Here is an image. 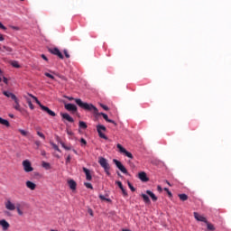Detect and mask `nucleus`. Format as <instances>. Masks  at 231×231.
I'll return each mask as SVG.
<instances>
[{
    "label": "nucleus",
    "mask_w": 231,
    "mask_h": 231,
    "mask_svg": "<svg viewBox=\"0 0 231 231\" xmlns=\"http://www.w3.org/2000/svg\"><path fill=\"white\" fill-rule=\"evenodd\" d=\"M75 102L79 107H81V109H85V111H92L94 115H98V108H97L93 104L84 103L80 98L75 99Z\"/></svg>",
    "instance_id": "f257e3e1"
},
{
    "label": "nucleus",
    "mask_w": 231,
    "mask_h": 231,
    "mask_svg": "<svg viewBox=\"0 0 231 231\" xmlns=\"http://www.w3.org/2000/svg\"><path fill=\"white\" fill-rule=\"evenodd\" d=\"M98 163L99 165L104 168V171L106 172V174L107 176H111V172L109 171V170L111 169V167L109 166V162H107V159L104 158V157H99L98 158Z\"/></svg>",
    "instance_id": "f03ea898"
},
{
    "label": "nucleus",
    "mask_w": 231,
    "mask_h": 231,
    "mask_svg": "<svg viewBox=\"0 0 231 231\" xmlns=\"http://www.w3.org/2000/svg\"><path fill=\"white\" fill-rule=\"evenodd\" d=\"M97 131L98 136L100 138H103V140H107V136H106V134H104V133H106V131H107V129L104 126V125H97Z\"/></svg>",
    "instance_id": "7ed1b4c3"
},
{
    "label": "nucleus",
    "mask_w": 231,
    "mask_h": 231,
    "mask_svg": "<svg viewBox=\"0 0 231 231\" xmlns=\"http://www.w3.org/2000/svg\"><path fill=\"white\" fill-rule=\"evenodd\" d=\"M116 147L119 150V152H121V154H125V156L133 160L134 158L133 153H131L130 152H127V150H125V148H124L122 144L117 143Z\"/></svg>",
    "instance_id": "20e7f679"
},
{
    "label": "nucleus",
    "mask_w": 231,
    "mask_h": 231,
    "mask_svg": "<svg viewBox=\"0 0 231 231\" xmlns=\"http://www.w3.org/2000/svg\"><path fill=\"white\" fill-rule=\"evenodd\" d=\"M5 207L6 210H10L11 212H14V210H15V203H14L10 199H7L5 200Z\"/></svg>",
    "instance_id": "39448f33"
},
{
    "label": "nucleus",
    "mask_w": 231,
    "mask_h": 231,
    "mask_svg": "<svg viewBox=\"0 0 231 231\" xmlns=\"http://www.w3.org/2000/svg\"><path fill=\"white\" fill-rule=\"evenodd\" d=\"M23 171L25 172L33 171V167H32V162H30V161H28V160H25L23 162Z\"/></svg>",
    "instance_id": "423d86ee"
},
{
    "label": "nucleus",
    "mask_w": 231,
    "mask_h": 231,
    "mask_svg": "<svg viewBox=\"0 0 231 231\" xmlns=\"http://www.w3.org/2000/svg\"><path fill=\"white\" fill-rule=\"evenodd\" d=\"M113 162H115V164L117 167V169H119V171H121V172H123V174H127V169H125L122 165V162H120V161H118L116 159H114Z\"/></svg>",
    "instance_id": "0eeeda50"
},
{
    "label": "nucleus",
    "mask_w": 231,
    "mask_h": 231,
    "mask_svg": "<svg viewBox=\"0 0 231 231\" xmlns=\"http://www.w3.org/2000/svg\"><path fill=\"white\" fill-rule=\"evenodd\" d=\"M97 116H103L104 120H106V122H108L109 124H113L115 125V127H116L117 124L116 122H115L114 120L109 119V116H107V114H104V113H98L96 114Z\"/></svg>",
    "instance_id": "6e6552de"
},
{
    "label": "nucleus",
    "mask_w": 231,
    "mask_h": 231,
    "mask_svg": "<svg viewBox=\"0 0 231 231\" xmlns=\"http://www.w3.org/2000/svg\"><path fill=\"white\" fill-rule=\"evenodd\" d=\"M65 109H67V111H71V113H77L78 110L77 106L71 103L65 104Z\"/></svg>",
    "instance_id": "1a4fd4ad"
},
{
    "label": "nucleus",
    "mask_w": 231,
    "mask_h": 231,
    "mask_svg": "<svg viewBox=\"0 0 231 231\" xmlns=\"http://www.w3.org/2000/svg\"><path fill=\"white\" fill-rule=\"evenodd\" d=\"M14 105L13 106L14 109L16 111H19L20 113H23L24 111V108L21 107V104H19V98L16 97V99L14 100Z\"/></svg>",
    "instance_id": "9d476101"
},
{
    "label": "nucleus",
    "mask_w": 231,
    "mask_h": 231,
    "mask_svg": "<svg viewBox=\"0 0 231 231\" xmlns=\"http://www.w3.org/2000/svg\"><path fill=\"white\" fill-rule=\"evenodd\" d=\"M60 116H62L63 120H67V122H69L70 124H73V122H75L73 117L69 116V114L68 113H60Z\"/></svg>",
    "instance_id": "9b49d317"
},
{
    "label": "nucleus",
    "mask_w": 231,
    "mask_h": 231,
    "mask_svg": "<svg viewBox=\"0 0 231 231\" xmlns=\"http://www.w3.org/2000/svg\"><path fill=\"white\" fill-rule=\"evenodd\" d=\"M0 226H2L4 231H6L8 230V228H10V223H8V221H6L5 219H1Z\"/></svg>",
    "instance_id": "f8f14e48"
},
{
    "label": "nucleus",
    "mask_w": 231,
    "mask_h": 231,
    "mask_svg": "<svg viewBox=\"0 0 231 231\" xmlns=\"http://www.w3.org/2000/svg\"><path fill=\"white\" fill-rule=\"evenodd\" d=\"M194 217L197 221H201L202 223H207V217L199 215L198 212H194Z\"/></svg>",
    "instance_id": "ddd939ff"
},
{
    "label": "nucleus",
    "mask_w": 231,
    "mask_h": 231,
    "mask_svg": "<svg viewBox=\"0 0 231 231\" xmlns=\"http://www.w3.org/2000/svg\"><path fill=\"white\" fill-rule=\"evenodd\" d=\"M42 110L44 111L50 116H57V114L51 110L48 106H42Z\"/></svg>",
    "instance_id": "4468645a"
},
{
    "label": "nucleus",
    "mask_w": 231,
    "mask_h": 231,
    "mask_svg": "<svg viewBox=\"0 0 231 231\" xmlns=\"http://www.w3.org/2000/svg\"><path fill=\"white\" fill-rule=\"evenodd\" d=\"M83 172H85L86 180L88 181H91V180H93V177L91 176V171L88 168L83 167Z\"/></svg>",
    "instance_id": "2eb2a0df"
},
{
    "label": "nucleus",
    "mask_w": 231,
    "mask_h": 231,
    "mask_svg": "<svg viewBox=\"0 0 231 231\" xmlns=\"http://www.w3.org/2000/svg\"><path fill=\"white\" fill-rule=\"evenodd\" d=\"M138 178L141 180V181H149V178H147V173H145V171L139 172Z\"/></svg>",
    "instance_id": "dca6fc26"
},
{
    "label": "nucleus",
    "mask_w": 231,
    "mask_h": 231,
    "mask_svg": "<svg viewBox=\"0 0 231 231\" xmlns=\"http://www.w3.org/2000/svg\"><path fill=\"white\" fill-rule=\"evenodd\" d=\"M0 51H2L3 53H5V51H6L7 55H10V53H12V51H14V49H12L11 47H8L6 45H3L2 47H0Z\"/></svg>",
    "instance_id": "f3484780"
},
{
    "label": "nucleus",
    "mask_w": 231,
    "mask_h": 231,
    "mask_svg": "<svg viewBox=\"0 0 231 231\" xmlns=\"http://www.w3.org/2000/svg\"><path fill=\"white\" fill-rule=\"evenodd\" d=\"M25 185L27 189H30V190H35V189H37V185L31 180H27Z\"/></svg>",
    "instance_id": "a211bd4d"
},
{
    "label": "nucleus",
    "mask_w": 231,
    "mask_h": 231,
    "mask_svg": "<svg viewBox=\"0 0 231 231\" xmlns=\"http://www.w3.org/2000/svg\"><path fill=\"white\" fill-rule=\"evenodd\" d=\"M3 95H5V97H7V98H12L13 100L17 99V96H15V94L12 92L4 91Z\"/></svg>",
    "instance_id": "6ab92c4d"
},
{
    "label": "nucleus",
    "mask_w": 231,
    "mask_h": 231,
    "mask_svg": "<svg viewBox=\"0 0 231 231\" xmlns=\"http://www.w3.org/2000/svg\"><path fill=\"white\" fill-rule=\"evenodd\" d=\"M70 190H77V182L73 180H68Z\"/></svg>",
    "instance_id": "aec40b11"
},
{
    "label": "nucleus",
    "mask_w": 231,
    "mask_h": 231,
    "mask_svg": "<svg viewBox=\"0 0 231 231\" xmlns=\"http://www.w3.org/2000/svg\"><path fill=\"white\" fill-rule=\"evenodd\" d=\"M146 194H148V196H150V198L152 199V201H158V197H156V195H154V193H152V191L146 190Z\"/></svg>",
    "instance_id": "412c9836"
},
{
    "label": "nucleus",
    "mask_w": 231,
    "mask_h": 231,
    "mask_svg": "<svg viewBox=\"0 0 231 231\" xmlns=\"http://www.w3.org/2000/svg\"><path fill=\"white\" fill-rule=\"evenodd\" d=\"M15 210L17 211L18 216H24V212L21 210V204L17 203L15 205Z\"/></svg>",
    "instance_id": "4be33fe9"
},
{
    "label": "nucleus",
    "mask_w": 231,
    "mask_h": 231,
    "mask_svg": "<svg viewBox=\"0 0 231 231\" xmlns=\"http://www.w3.org/2000/svg\"><path fill=\"white\" fill-rule=\"evenodd\" d=\"M42 167H43L45 171H50V169H51V164L43 161L42 162Z\"/></svg>",
    "instance_id": "5701e85b"
},
{
    "label": "nucleus",
    "mask_w": 231,
    "mask_h": 231,
    "mask_svg": "<svg viewBox=\"0 0 231 231\" xmlns=\"http://www.w3.org/2000/svg\"><path fill=\"white\" fill-rule=\"evenodd\" d=\"M0 124L2 125H5V127H10V122H8L6 119H4L3 117H0Z\"/></svg>",
    "instance_id": "b1692460"
},
{
    "label": "nucleus",
    "mask_w": 231,
    "mask_h": 231,
    "mask_svg": "<svg viewBox=\"0 0 231 231\" xmlns=\"http://www.w3.org/2000/svg\"><path fill=\"white\" fill-rule=\"evenodd\" d=\"M29 97L33 98V100H35L36 104H38V106L41 107V109H42V106H44V105L41 104V101H39V99L35 96L29 94Z\"/></svg>",
    "instance_id": "393cba45"
},
{
    "label": "nucleus",
    "mask_w": 231,
    "mask_h": 231,
    "mask_svg": "<svg viewBox=\"0 0 231 231\" xmlns=\"http://www.w3.org/2000/svg\"><path fill=\"white\" fill-rule=\"evenodd\" d=\"M50 53H52V55H59V48H49L48 49Z\"/></svg>",
    "instance_id": "a878e982"
},
{
    "label": "nucleus",
    "mask_w": 231,
    "mask_h": 231,
    "mask_svg": "<svg viewBox=\"0 0 231 231\" xmlns=\"http://www.w3.org/2000/svg\"><path fill=\"white\" fill-rule=\"evenodd\" d=\"M206 225H207L208 230H210V231L216 230V227L214 226V225L208 222V220H207Z\"/></svg>",
    "instance_id": "bb28decb"
},
{
    "label": "nucleus",
    "mask_w": 231,
    "mask_h": 231,
    "mask_svg": "<svg viewBox=\"0 0 231 231\" xmlns=\"http://www.w3.org/2000/svg\"><path fill=\"white\" fill-rule=\"evenodd\" d=\"M179 198L180 201H187V199H189V196L185 193L179 194Z\"/></svg>",
    "instance_id": "cd10ccee"
},
{
    "label": "nucleus",
    "mask_w": 231,
    "mask_h": 231,
    "mask_svg": "<svg viewBox=\"0 0 231 231\" xmlns=\"http://www.w3.org/2000/svg\"><path fill=\"white\" fill-rule=\"evenodd\" d=\"M141 198H143L144 203H151V199H149V196L146 194H141Z\"/></svg>",
    "instance_id": "c85d7f7f"
},
{
    "label": "nucleus",
    "mask_w": 231,
    "mask_h": 231,
    "mask_svg": "<svg viewBox=\"0 0 231 231\" xmlns=\"http://www.w3.org/2000/svg\"><path fill=\"white\" fill-rule=\"evenodd\" d=\"M79 127L80 129H88V125L84 121H79Z\"/></svg>",
    "instance_id": "c756f323"
},
{
    "label": "nucleus",
    "mask_w": 231,
    "mask_h": 231,
    "mask_svg": "<svg viewBox=\"0 0 231 231\" xmlns=\"http://www.w3.org/2000/svg\"><path fill=\"white\" fill-rule=\"evenodd\" d=\"M26 100H27V104H28L30 109H32V110L35 109V106H33V104H32V99L26 98Z\"/></svg>",
    "instance_id": "7c9ffc66"
},
{
    "label": "nucleus",
    "mask_w": 231,
    "mask_h": 231,
    "mask_svg": "<svg viewBox=\"0 0 231 231\" xmlns=\"http://www.w3.org/2000/svg\"><path fill=\"white\" fill-rule=\"evenodd\" d=\"M11 66H13V68H21V65H19V61L16 60L12 61Z\"/></svg>",
    "instance_id": "2f4dec72"
},
{
    "label": "nucleus",
    "mask_w": 231,
    "mask_h": 231,
    "mask_svg": "<svg viewBox=\"0 0 231 231\" xmlns=\"http://www.w3.org/2000/svg\"><path fill=\"white\" fill-rule=\"evenodd\" d=\"M23 136H28V132L23 129L18 130Z\"/></svg>",
    "instance_id": "473e14b6"
},
{
    "label": "nucleus",
    "mask_w": 231,
    "mask_h": 231,
    "mask_svg": "<svg viewBox=\"0 0 231 231\" xmlns=\"http://www.w3.org/2000/svg\"><path fill=\"white\" fill-rule=\"evenodd\" d=\"M84 185H85V187H87V189H93V185H92L91 183H89V182H85Z\"/></svg>",
    "instance_id": "72a5a7b5"
},
{
    "label": "nucleus",
    "mask_w": 231,
    "mask_h": 231,
    "mask_svg": "<svg viewBox=\"0 0 231 231\" xmlns=\"http://www.w3.org/2000/svg\"><path fill=\"white\" fill-rule=\"evenodd\" d=\"M165 192H167L169 198H172V192H171V190L168 189V188H164Z\"/></svg>",
    "instance_id": "f704fd0d"
},
{
    "label": "nucleus",
    "mask_w": 231,
    "mask_h": 231,
    "mask_svg": "<svg viewBox=\"0 0 231 231\" xmlns=\"http://www.w3.org/2000/svg\"><path fill=\"white\" fill-rule=\"evenodd\" d=\"M99 199H101L102 201H111V199L105 198L104 195H99Z\"/></svg>",
    "instance_id": "c9c22d12"
},
{
    "label": "nucleus",
    "mask_w": 231,
    "mask_h": 231,
    "mask_svg": "<svg viewBox=\"0 0 231 231\" xmlns=\"http://www.w3.org/2000/svg\"><path fill=\"white\" fill-rule=\"evenodd\" d=\"M51 145L54 149V151H59V146L57 144L51 142Z\"/></svg>",
    "instance_id": "e433bc0d"
},
{
    "label": "nucleus",
    "mask_w": 231,
    "mask_h": 231,
    "mask_svg": "<svg viewBox=\"0 0 231 231\" xmlns=\"http://www.w3.org/2000/svg\"><path fill=\"white\" fill-rule=\"evenodd\" d=\"M80 143H81L82 146L88 145V142H87L86 139H84V138H81V139H80Z\"/></svg>",
    "instance_id": "4c0bfd02"
},
{
    "label": "nucleus",
    "mask_w": 231,
    "mask_h": 231,
    "mask_svg": "<svg viewBox=\"0 0 231 231\" xmlns=\"http://www.w3.org/2000/svg\"><path fill=\"white\" fill-rule=\"evenodd\" d=\"M38 136H40V138H42V140H46V136H44V134L41 133V132H37Z\"/></svg>",
    "instance_id": "58836bf2"
},
{
    "label": "nucleus",
    "mask_w": 231,
    "mask_h": 231,
    "mask_svg": "<svg viewBox=\"0 0 231 231\" xmlns=\"http://www.w3.org/2000/svg\"><path fill=\"white\" fill-rule=\"evenodd\" d=\"M61 145L65 148L66 151H71V146L65 145L64 143H61Z\"/></svg>",
    "instance_id": "ea45409f"
},
{
    "label": "nucleus",
    "mask_w": 231,
    "mask_h": 231,
    "mask_svg": "<svg viewBox=\"0 0 231 231\" xmlns=\"http://www.w3.org/2000/svg\"><path fill=\"white\" fill-rule=\"evenodd\" d=\"M63 53H64L66 59H69V52L68 51V50L65 49V50L63 51Z\"/></svg>",
    "instance_id": "a19ab883"
},
{
    "label": "nucleus",
    "mask_w": 231,
    "mask_h": 231,
    "mask_svg": "<svg viewBox=\"0 0 231 231\" xmlns=\"http://www.w3.org/2000/svg\"><path fill=\"white\" fill-rule=\"evenodd\" d=\"M128 187H129L130 190H132V192H134V190H136V189H134L133 187V184H131L129 181H128Z\"/></svg>",
    "instance_id": "79ce46f5"
},
{
    "label": "nucleus",
    "mask_w": 231,
    "mask_h": 231,
    "mask_svg": "<svg viewBox=\"0 0 231 231\" xmlns=\"http://www.w3.org/2000/svg\"><path fill=\"white\" fill-rule=\"evenodd\" d=\"M100 106L105 110V111H109V107L104 104H101Z\"/></svg>",
    "instance_id": "37998d69"
},
{
    "label": "nucleus",
    "mask_w": 231,
    "mask_h": 231,
    "mask_svg": "<svg viewBox=\"0 0 231 231\" xmlns=\"http://www.w3.org/2000/svg\"><path fill=\"white\" fill-rule=\"evenodd\" d=\"M45 76L48 77L49 79H51L52 80H53V79H55V77H53V75H51L48 72L45 73Z\"/></svg>",
    "instance_id": "c03bdc74"
},
{
    "label": "nucleus",
    "mask_w": 231,
    "mask_h": 231,
    "mask_svg": "<svg viewBox=\"0 0 231 231\" xmlns=\"http://www.w3.org/2000/svg\"><path fill=\"white\" fill-rule=\"evenodd\" d=\"M122 190V193H123V196H125V198H127V191L125 190V188H123V189H121Z\"/></svg>",
    "instance_id": "a18cd8bd"
},
{
    "label": "nucleus",
    "mask_w": 231,
    "mask_h": 231,
    "mask_svg": "<svg viewBox=\"0 0 231 231\" xmlns=\"http://www.w3.org/2000/svg\"><path fill=\"white\" fill-rule=\"evenodd\" d=\"M116 185L119 187V189H121L122 187H124V185L122 184V181L117 180L116 181Z\"/></svg>",
    "instance_id": "49530a36"
},
{
    "label": "nucleus",
    "mask_w": 231,
    "mask_h": 231,
    "mask_svg": "<svg viewBox=\"0 0 231 231\" xmlns=\"http://www.w3.org/2000/svg\"><path fill=\"white\" fill-rule=\"evenodd\" d=\"M35 145L37 146V149L41 147V141H34Z\"/></svg>",
    "instance_id": "de8ad7c7"
},
{
    "label": "nucleus",
    "mask_w": 231,
    "mask_h": 231,
    "mask_svg": "<svg viewBox=\"0 0 231 231\" xmlns=\"http://www.w3.org/2000/svg\"><path fill=\"white\" fill-rule=\"evenodd\" d=\"M71 162V156L69 155L66 160V163H69Z\"/></svg>",
    "instance_id": "09e8293b"
},
{
    "label": "nucleus",
    "mask_w": 231,
    "mask_h": 231,
    "mask_svg": "<svg viewBox=\"0 0 231 231\" xmlns=\"http://www.w3.org/2000/svg\"><path fill=\"white\" fill-rule=\"evenodd\" d=\"M88 213L90 216L93 217V209L88 208Z\"/></svg>",
    "instance_id": "8fccbe9b"
},
{
    "label": "nucleus",
    "mask_w": 231,
    "mask_h": 231,
    "mask_svg": "<svg viewBox=\"0 0 231 231\" xmlns=\"http://www.w3.org/2000/svg\"><path fill=\"white\" fill-rule=\"evenodd\" d=\"M0 29L1 30H6V27L3 25V23L0 22Z\"/></svg>",
    "instance_id": "3c124183"
},
{
    "label": "nucleus",
    "mask_w": 231,
    "mask_h": 231,
    "mask_svg": "<svg viewBox=\"0 0 231 231\" xmlns=\"http://www.w3.org/2000/svg\"><path fill=\"white\" fill-rule=\"evenodd\" d=\"M42 59H43V60L48 61V57H46V55L42 54Z\"/></svg>",
    "instance_id": "603ef678"
},
{
    "label": "nucleus",
    "mask_w": 231,
    "mask_h": 231,
    "mask_svg": "<svg viewBox=\"0 0 231 231\" xmlns=\"http://www.w3.org/2000/svg\"><path fill=\"white\" fill-rule=\"evenodd\" d=\"M59 59H64V55H62V52L59 51Z\"/></svg>",
    "instance_id": "864d4df0"
},
{
    "label": "nucleus",
    "mask_w": 231,
    "mask_h": 231,
    "mask_svg": "<svg viewBox=\"0 0 231 231\" xmlns=\"http://www.w3.org/2000/svg\"><path fill=\"white\" fill-rule=\"evenodd\" d=\"M5 41V36H3V34H0V42Z\"/></svg>",
    "instance_id": "5fc2aeb1"
},
{
    "label": "nucleus",
    "mask_w": 231,
    "mask_h": 231,
    "mask_svg": "<svg viewBox=\"0 0 231 231\" xmlns=\"http://www.w3.org/2000/svg\"><path fill=\"white\" fill-rule=\"evenodd\" d=\"M4 83H5V84H8V79L4 78Z\"/></svg>",
    "instance_id": "6e6d98bb"
},
{
    "label": "nucleus",
    "mask_w": 231,
    "mask_h": 231,
    "mask_svg": "<svg viewBox=\"0 0 231 231\" xmlns=\"http://www.w3.org/2000/svg\"><path fill=\"white\" fill-rule=\"evenodd\" d=\"M60 79H61V80H64L66 82V77L64 76H60Z\"/></svg>",
    "instance_id": "4d7b16f0"
},
{
    "label": "nucleus",
    "mask_w": 231,
    "mask_h": 231,
    "mask_svg": "<svg viewBox=\"0 0 231 231\" xmlns=\"http://www.w3.org/2000/svg\"><path fill=\"white\" fill-rule=\"evenodd\" d=\"M42 156H46V151H42Z\"/></svg>",
    "instance_id": "13d9d810"
},
{
    "label": "nucleus",
    "mask_w": 231,
    "mask_h": 231,
    "mask_svg": "<svg viewBox=\"0 0 231 231\" xmlns=\"http://www.w3.org/2000/svg\"><path fill=\"white\" fill-rule=\"evenodd\" d=\"M157 190H159L160 192H162V186H158V187H157Z\"/></svg>",
    "instance_id": "bf43d9fd"
},
{
    "label": "nucleus",
    "mask_w": 231,
    "mask_h": 231,
    "mask_svg": "<svg viewBox=\"0 0 231 231\" xmlns=\"http://www.w3.org/2000/svg\"><path fill=\"white\" fill-rule=\"evenodd\" d=\"M10 118H14V114H9Z\"/></svg>",
    "instance_id": "052dcab7"
},
{
    "label": "nucleus",
    "mask_w": 231,
    "mask_h": 231,
    "mask_svg": "<svg viewBox=\"0 0 231 231\" xmlns=\"http://www.w3.org/2000/svg\"><path fill=\"white\" fill-rule=\"evenodd\" d=\"M13 30H19L18 27L13 26Z\"/></svg>",
    "instance_id": "680f3d73"
},
{
    "label": "nucleus",
    "mask_w": 231,
    "mask_h": 231,
    "mask_svg": "<svg viewBox=\"0 0 231 231\" xmlns=\"http://www.w3.org/2000/svg\"><path fill=\"white\" fill-rule=\"evenodd\" d=\"M166 183L171 187V182H169V180H166Z\"/></svg>",
    "instance_id": "e2e57ef3"
},
{
    "label": "nucleus",
    "mask_w": 231,
    "mask_h": 231,
    "mask_svg": "<svg viewBox=\"0 0 231 231\" xmlns=\"http://www.w3.org/2000/svg\"><path fill=\"white\" fill-rule=\"evenodd\" d=\"M69 100H75V98H73V97H69Z\"/></svg>",
    "instance_id": "0e129e2a"
},
{
    "label": "nucleus",
    "mask_w": 231,
    "mask_h": 231,
    "mask_svg": "<svg viewBox=\"0 0 231 231\" xmlns=\"http://www.w3.org/2000/svg\"><path fill=\"white\" fill-rule=\"evenodd\" d=\"M120 189H121V190H124V186H121V188H120Z\"/></svg>",
    "instance_id": "69168bd1"
},
{
    "label": "nucleus",
    "mask_w": 231,
    "mask_h": 231,
    "mask_svg": "<svg viewBox=\"0 0 231 231\" xmlns=\"http://www.w3.org/2000/svg\"><path fill=\"white\" fill-rule=\"evenodd\" d=\"M73 151H74L75 154H77V152L75 150H73Z\"/></svg>",
    "instance_id": "338daca9"
},
{
    "label": "nucleus",
    "mask_w": 231,
    "mask_h": 231,
    "mask_svg": "<svg viewBox=\"0 0 231 231\" xmlns=\"http://www.w3.org/2000/svg\"><path fill=\"white\" fill-rule=\"evenodd\" d=\"M117 174H118V176H120V173H119V172H117Z\"/></svg>",
    "instance_id": "774afa93"
}]
</instances>
